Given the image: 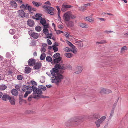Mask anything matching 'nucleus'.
<instances>
[{
  "instance_id": "obj_18",
  "label": "nucleus",
  "mask_w": 128,
  "mask_h": 128,
  "mask_svg": "<svg viewBox=\"0 0 128 128\" xmlns=\"http://www.w3.org/2000/svg\"><path fill=\"white\" fill-rule=\"evenodd\" d=\"M42 14H37L35 15V17H36V20H39L41 19V18H42L41 16Z\"/></svg>"
},
{
  "instance_id": "obj_21",
  "label": "nucleus",
  "mask_w": 128,
  "mask_h": 128,
  "mask_svg": "<svg viewBox=\"0 0 128 128\" xmlns=\"http://www.w3.org/2000/svg\"><path fill=\"white\" fill-rule=\"evenodd\" d=\"M32 3L36 7H38L40 6H41L42 4L41 3L37 2H36L33 1L32 2Z\"/></svg>"
},
{
  "instance_id": "obj_42",
  "label": "nucleus",
  "mask_w": 128,
  "mask_h": 128,
  "mask_svg": "<svg viewBox=\"0 0 128 128\" xmlns=\"http://www.w3.org/2000/svg\"><path fill=\"white\" fill-rule=\"evenodd\" d=\"M26 8H27L28 10H29L30 11H31L32 10V7L31 6H30L28 4H26Z\"/></svg>"
},
{
  "instance_id": "obj_55",
  "label": "nucleus",
  "mask_w": 128,
  "mask_h": 128,
  "mask_svg": "<svg viewBox=\"0 0 128 128\" xmlns=\"http://www.w3.org/2000/svg\"><path fill=\"white\" fill-rule=\"evenodd\" d=\"M85 8H84V6H82L80 8H79L80 10H82V11L83 12L85 10L84 9Z\"/></svg>"
},
{
  "instance_id": "obj_61",
  "label": "nucleus",
  "mask_w": 128,
  "mask_h": 128,
  "mask_svg": "<svg viewBox=\"0 0 128 128\" xmlns=\"http://www.w3.org/2000/svg\"><path fill=\"white\" fill-rule=\"evenodd\" d=\"M41 49L42 50L41 51L42 52H44L46 51V49L44 47L42 48Z\"/></svg>"
},
{
  "instance_id": "obj_59",
  "label": "nucleus",
  "mask_w": 128,
  "mask_h": 128,
  "mask_svg": "<svg viewBox=\"0 0 128 128\" xmlns=\"http://www.w3.org/2000/svg\"><path fill=\"white\" fill-rule=\"evenodd\" d=\"M34 32H33L32 31L30 30L28 31V34L30 35V36H32V34H33Z\"/></svg>"
},
{
  "instance_id": "obj_33",
  "label": "nucleus",
  "mask_w": 128,
  "mask_h": 128,
  "mask_svg": "<svg viewBox=\"0 0 128 128\" xmlns=\"http://www.w3.org/2000/svg\"><path fill=\"white\" fill-rule=\"evenodd\" d=\"M119 98V97H118V98L117 99V100H116L115 101V103L113 105L112 109L115 110V108L116 107V105L118 101Z\"/></svg>"
},
{
  "instance_id": "obj_49",
  "label": "nucleus",
  "mask_w": 128,
  "mask_h": 128,
  "mask_svg": "<svg viewBox=\"0 0 128 128\" xmlns=\"http://www.w3.org/2000/svg\"><path fill=\"white\" fill-rule=\"evenodd\" d=\"M30 93V92H28V91H26L24 95V97L26 98L28 96V94Z\"/></svg>"
},
{
  "instance_id": "obj_43",
  "label": "nucleus",
  "mask_w": 128,
  "mask_h": 128,
  "mask_svg": "<svg viewBox=\"0 0 128 128\" xmlns=\"http://www.w3.org/2000/svg\"><path fill=\"white\" fill-rule=\"evenodd\" d=\"M72 50H71V51L74 53L76 54L77 52V51L76 50V48L75 46H74V47H72Z\"/></svg>"
},
{
  "instance_id": "obj_3",
  "label": "nucleus",
  "mask_w": 128,
  "mask_h": 128,
  "mask_svg": "<svg viewBox=\"0 0 128 128\" xmlns=\"http://www.w3.org/2000/svg\"><path fill=\"white\" fill-rule=\"evenodd\" d=\"M54 74H52L54 77L55 78L52 79V83L55 82L57 85H58L60 83L62 80L64 78V76L58 72H54Z\"/></svg>"
},
{
  "instance_id": "obj_64",
  "label": "nucleus",
  "mask_w": 128,
  "mask_h": 128,
  "mask_svg": "<svg viewBox=\"0 0 128 128\" xmlns=\"http://www.w3.org/2000/svg\"><path fill=\"white\" fill-rule=\"evenodd\" d=\"M9 32L10 34H14V32L11 29L9 31Z\"/></svg>"
},
{
  "instance_id": "obj_2",
  "label": "nucleus",
  "mask_w": 128,
  "mask_h": 128,
  "mask_svg": "<svg viewBox=\"0 0 128 128\" xmlns=\"http://www.w3.org/2000/svg\"><path fill=\"white\" fill-rule=\"evenodd\" d=\"M64 65L63 64V63H61L56 64L54 66L55 68H53L50 70V72L52 74H54V72H58L59 70L61 69L60 72V73L62 74L64 72L63 70L66 69V68L64 66Z\"/></svg>"
},
{
  "instance_id": "obj_17",
  "label": "nucleus",
  "mask_w": 128,
  "mask_h": 128,
  "mask_svg": "<svg viewBox=\"0 0 128 128\" xmlns=\"http://www.w3.org/2000/svg\"><path fill=\"white\" fill-rule=\"evenodd\" d=\"M10 4L11 6L14 8H16L17 6L16 3L13 0H12L10 1Z\"/></svg>"
},
{
  "instance_id": "obj_23",
  "label": "nucleus",
  "mask_w": 128,
  "mask_h": 128,
  "mask_svg": "<svg viewBox=\"0 0 128 128\" xmlns=\"http://www.w3.org/2000/svg\"><path fill=\"white\" fill-rule=\"evenodd\" d=\"M31 36L34 38L37 39L38 38L39 35L38 34L34 32Z\"/></svg>"
},
{
  "instance_id": "obj_29",
  "label": "nucleus",
  "mask_w": 128,
  "mask_h": 128,
  "mask_svg": "<svg viewBox=\"0 0 128 128\" xmlns=\"http://www.w3.org/2000/svg\"><path fill=\"white\" fill-rule=\"evenodd\" d=\"M46 56V54L45 53L42 54L40 57V59L41 60H43L44 59Z\"/></svg>"
},
{
  "instance_id": "obj_62",
  "label": "nucleus",
  "mask_w": 128,
  "mask_h": 128,
  "mask_svg": "<svg viewBox=\"0 0 128 128\" xmlns=\"http://www.w3.org/2000/svg\"><path fill=\"white\" fill-rule=\"evenodd\" d=\"M56 8L57 9L58 11V13H60V11L59 7L58 6H56Z\"/></svg>"
},
{
  "instance_id": "obj_52",
  "label": "nucleus",
  "mask_w": 128,
  "mask_h": 128,
  "mask_svg": "<svg viewBox=\"0 0 128 128\" xmlns=\"http://www.w3.org/2000/svg\"><path fill=\"white\" fill-rule=\"evenodd\" d=\"M55 31H56V34H60L62 33H63V32L62 31L60 30H56V29H55Z\"/></svg>"
},
{
  "instance_id": "obj_27",
  "label": "nucleus",
  "mask_w": 128,
  "mask_h": 128,
  "mask_svg": "<svg viewBox=\"0 0 128 128\" xmlns=\"http://www.w3.org/2000/svg\"><path fill=\"white\" fill-rule=\"evenodd\" d=\"M60 54L58 53H57L54 55L53 56V58H58L60 57Z\"/></svg>"
},
{
  "instance_id": "obj_8",
  "label": "nucleus",
  "mask_w": 128,
  "mask_h": 128,
  "mask_svg": "<svg viewBox=\"0 0 128 128\" xmlns=\"http://www.w3.org/2000/svg\"><path fill=\"white\" fill-rule=\"evenodd\" d=\"M34 93L33 94V95H34V98L35 99L36 98H48V97L47 96H44L42 95V94H38V95H34Z\"/></svg>"
},
{
  "instance_id": "obj_20",
  "label": "nucleus",
  "mask_w": 128,
  "mask_h": 128,
  "mask_svg": "<svg viewBox=\"0 0 128 128\" xmlns=\"http://www.w3.org/2000/svg\"><path fill=\"white\" fill-rule=\"evenodd\" d=\"M77 70H78V71L74 73H76V74H78L81 73L82 72V67L80 66H78L77 68Z\"/></svg>"
},
{
  "instance_id": "obj_14",
  "label": "nucleus",
  "mask_w": 128,
  "mask_h": 128,
  "mask_svg": "<svg viewBox=\"0 0 128 128\" xmlns=\"http://www.w3.org/2000/svg\"><path fill=\"white\" fill-rule=\"evenodd\" d=\"M27 24L30 26H34V22L33 20L29 19L27 21Z\"/></svg>"
},
{
  "instance_id": "obj_41",
  "label": "nucleus",
  "mask_w": 128,
  "mask_h": 128,
  "mask_svg": "<svg viewBox=\"0 0 128 128\" xmlns=\"http://www.w3.org/2000/svg\"><path fill=\"white\" fill-rule=\"evenodd\" d=\"M91 19H90V18L88 17H87L85 18L86 20H87L88 21L92 22L93 21V20H92V18H91Z\"/></svg>"
},
{
  "instance_id": "obj_6",
  "label": "nucleus",
  "mask_w": 128,
  "mask_h": 128,
  "mask_svg": "<svg viewBox=\"0 0 128 128\" xmlns=\"http://www.w3.org/2000/svg\"><path fill=\"white\" fill-rule=\"evenodd\" d=\"M106 118V116H103L100 119L96 121L95 123L97 128H98L100 127V124Z\"/></svg>"
},
{
  "instance_id": "obj_26",
  "label": "nucleus",
  "mask_w": 128,
  "mask_h": 128,
  "mask_svg": "<svg viewBox=\"0 0 128 128\" xmlns=\"http://www.w3.org/2000/svg\"><path fill=\"white\" fill-rule=\"evenodd\" d=\"M7 88V86L4 84L0 85V90H5Z\"/></svg>"
},
{
  "instance_id": "obj_4",
  "label": "nucleus",
  "mask_w": 128,
  "mask_h": 128,
  "mask_svg": "<svg viewBox=\"0 0 128 128\" xmlns=\"http://www.w3.org/2000/svg\"><path fill=\"white\" fill-rule=\"evenodd\" d=\"M71 15V12H68L64 14L63 17L64 20L66 21L69 20L70 18V16Z\"/></svg>"
},
{
  "instance_id": "obj_60",
  "label": "nucleus",
  "mask_w": 128,
  "mask_h": 128,
  "mask_svg": "<svg viewBox=\"0 0 128 128\" xmlns=\"http://www.w3.org/2000/svg\"><path fill=\"white\" fill-rule=\"evenodd\" d=\"M22 94H21L19 95V100H23V99H22Z\"/></svg>"
},
{
  "instance_id": "obj_5",
  "label": "nucleus",
  "mask_w": 128,
  "mask_h": 128,
  "mask_svg": "<svg viewBox=\"0 0 128 128\" xmlns=\"http://www.w3.org/2000/svg\"><path fill=\"white\" fill-rule=\"evenodd\" d=\"M28 90H29V91H28V92H30V93L33 90L35 94H36V92H38V93H39V92H41L40 90H38L37 91V88L35 86H32V87L30 86L29 88H28Z\"/></svg>"
},
{
  "instance_id": "obj_7",
  "label": "nucleus",
  "mask_w": 128,
  "mask_h": 128,
  "mask_svg": "<svg viewBox=\"0 0 128 128\" xmlns=\"http://www.w3.org/2000/svg\"><path fill=\"white\" fill-rule=\"evenodd\" d=\"M61 57H60L56 58H53V61L54 64H58L63 63V61L62 60Z\"/></svg>"
},
{
  "instance_id": "obj_53",
  "label": "nucleus",
  "mask_w": 128,
  "mask_h": 128,
  "mask_svg": "<svg viewBox=\"0 0 128 128\" xmlns=\"http://www.w3.org/2000/svg\"><path fill=\"white\" fill-rule=\"evenodd\" d=\"M64 35L67 38H68L69 37V35L68 33L66 32H65L64 33Z\"/></svg>"
},
{
  "instance_id": "obj_48",
  "label": "nucleus",
  "mask_w": 128,
  "mask_h": 128,
  "mask_svg": "<svg viewBox=\"0 0 128 128\" xmlns=\"http://www.w3.org/2000/svg\"><path fill=\"white\" fill-rule=\"evenodd\" d=\"M15 87L16 89L18 90L19 91L20 90V86L19 85H16L15 86Z\"/></svg>"
},
{
  "instance_id": "obj_38",
  "label": "nucleus",
  "mask_w": 128,
  "mask_h": 128,
  "mask_svg": "<svg viewBox=\"0 0 128 128\" xmlns=\"http://www.w3.org/2000/svg\"><path fill=\"white\" fill-rule=\"evenodd\" d=\"M67 43L72 48V47H74V46L73 44L70 42L69 41L67 40L66 41Z\"/></svg>"
},
{
  "instance_id": "obj_50",
  "label": "nucleus",
  "mask_w": 128,
  "mask_h": 128,
  "mask_svg": "<svg viewBox=\"0 0 128 128\" xmlns=\"http://www.w3.org/2000/svg\"><path fill=\"white\" fill-rule=\"evenodd\" d=\"M52 47H53V49L54 51V52H56L58 50V48L57 47H56L54 46H52Z\"/></svg>"
},
{
  "instance_id": "obj_12",
  "label": "nucleus",
  "mask_w": 128,
  "mask_h": 128,
  "mask_svg": "<svg viewBox=\"0 0 128 128\" xmlns=\"http://www.w3.org/2000/svg\"><path fill=\"white\" fill-rule=\"evenodd\" d=\"M54 10V8L51 7H49L46 10V11L48 12L49 14L51 15L54 14V13L53 11Z\"/></svg>"
},
{
  "instance_id": "obj_57",
  "label": "nucleus",
  "mask_w": 128,
  "mask_h": 128,
  "mask_svg": "<svg viewBox=\"0 0 128 128\" xmlns=\"http://www.w3.org/2000/svg\"><path fill=\"white\" fill-rule=\"evenodd\" d=\"M34 112L32 110H29L26 111V112L28 114H30V113H34Z\"/></svg>"
},
{
  "instance_id": "obj_40",
  "label": "nucleus",
  "mask_w": 128,
  "mask_h": 128,
  "mask_svg": "<svg viewBox=\"0 0 128 128\" xmlns=\"http://www.w3.org/2000/svg\"><path fill=\"white\" fill-rule=\"evenodd\" d=\"M31 83L32 84V86H37V83L35 82L34 81H31Z\"/></svg>"
},
{
  "instance_id": "obj_32",
  "label": "nucleus",
  "mask_w": 128,
  "mask_h": 128,
  "mask_svg": "<svg viewBox=\"0 0 128 128\" xmlns=\"http://www.w3.org/2000/svg\"><path fill=\"white\" fill-rule=\"evenodd\" d=\"M63 5H64V7H65V8H66V10H67L68 9L72 7V6L66 4L65 3Z\"/></svg>"
},
{
  "instance_id": "obj_51",
  "label": "nucleus",
  "mask_w": 128,
  "mask_h": 128,
  "mask_svg": "<svg viewBox=\"0 0 128 128\" xmlns=\"http://www.w3.org/2000/svg\"><path fill=\"white\" fill-rule=\"evenodd\" d=\"M20 7L22 8V10H26V6L24 4H22L20 6Z\"/></svg>"
},
{
  "instance_id": "obj_9",
  "label": "nucleus",
  "mask_w": 128,
  "mask_h": 128,
  "mask_svg": "<svg viewBox=\"0 0 128 128\" xmlns=\"http://www.w3.org/2000/svg\"><path fill=\"white\" fill-rule=\"evenodd\" d=\"M10 97L7 94H5L2 96V100L6 101L8 100H9Z\"/></svg>"
},
{
  "instance_id": "obj_24",
  "label": "nucleus",
  "mask_w": 128,
  "mask_h": 128,
  "mask_svg": "<svg viewBox=\"0 0 128 128\" xmlns=\"http://www.w3.org/2000/svg\"><path fill=\"white\" fill-rule=\"evenodd\" d=\"M64 55L67 58H70L73 56V54L70 53H66L64 54Z\"/></svg>"
},
{
  "instance_id": "obj_25",
  "label": "nucleus",
  "mask_w": 128,
  "mask_h": 128,
  "mask_svg": "<svg viewBox=\"0 0 128 128\" xmlns=\"http://www.w3.org/2000/svg\"><path fill=\"white\" fill-rule=\"evenodd\" d=\"M25 70L26 72L28 74L30 73L31 71V69L29 67H26Z\"/></svg>"
},
{
  "instance_id": "obj_44",
  "label": "nucleus",
  "mask_w": 128,
  "mask_h": 128,
  "mask_svg": "<svg viewBox=\"0 0 128 128\" xmlns=\"http://www.w3.org/2000/svg\"><path fill=\"white\" fill-rule=\"evenodd\" d=\"M34 98V95L32 94L30 95L29 96L28 98V100L29 102L31 101L32 100V98Z\"/></svg>"
},
{
  "instance_id": "obj_31",
  "label": "nucleus",
  "mask_w": 128,
  "mask_h": 128,
  "mask_svg": "<svg viewBox=\"0 0 128 128\" xmlns=\"http://www.w3.org/2000/svg\"><path fill=\"white\" fill-rule=\"evenodd\" d=\"M93 116L94 118L95 119H97L100 117V115L98 114H94Z\"/></svg>"
},
{
  "instance_id": "obj_28",
  "label": "nucleus",
  "mask_w": 128,
  "mask_h": 128,
  "mask_svg": "<svg viewBox=\"0 0 128 128\" xmlns=\"http://www.w3.org/2000/svg\"><path fill=\"white\" fill-rule=\"evenodd\" d=\"M42 86H43L42 85H41V86H38V88H37V91L38 90H40L41 91V92H39V93H38V92H36V94H42V91L41 90V89H42V88H43V87Z\"/></svg>"
},
{
  "instance_id": "obj_15",
  "label": "nucleus",
  "mask_w": 128,
  "mask_h": 128,
  "mask_svg": "<svg viewBox=\"0 0 128 128\" xmlns=\"http://www.w3.org/2000/svg\"><path fill=\"white\" fill-rule=\"evenodd\" d=\"M18 12L20 16H21L22 18L24 17L25 14L23 10H19Z\"/></svg>"
},
{
  "instance_id": "obj_45",
  "label": "nucleus",
  "mask_w": 128,
  "mask_h": 128,
  "mask_svg": "<svg viewBox=\"0 0 128 128\" xmlns=\"http://www.w3.org/2000/svg\"><path fill=\"white\" fill-rule=\"evenodd\" d=\"M43 28L47 29L48 28H49V25L48 24H46L44 25H43Z\"/></svg>"
},
{
  "instance_id": "obj_58",
  "label": "nucleus",
  "mask_w": 128,
  "mask_h": 128,
  "mask_svg": "<svg viewBox=\"0 0 128 128\" xmlns=\"http://www.w3.org/2000/svg\"><path fill=\"white\" fill-rule=\"evenodd\" d=\"M47 41L48 42V43L49 45H51L52 44V42L49 39H48L47 40Z\"/></svg>"
},
{
  "instance_id": "obj_47",
  "label": "nucleus",
  "mask_w": 128,
  "mask_h": 128,
  "mask_svg": "<svg viewBox=\"0 0 128 128\" xmlns=\"http://www.w3.org/2000/svg\"><path fill=\"white\" fill-rule=\"evenodd\" d=\"M43 32L45 34H46V33H48V30L47 29L44 28H43Z\"/></svg>"
},
{
  "instance_id": "obj_46",
  "label": "nucleus",
  "mask_w": 128,
  "mask_h": 128,
  "mask_svg": "<svg viewBox=\"0 0 128 128\" xmlns=\"http://www.w3.org/2000/svg\"><path fill=\"white\" fill-rule=\"evenodd\" d=\"M17 79L19 80H21L22 79V76L21 75H19L17 76Z\"/></svg>"
},
{
  "instance_id": "obj_13",
  "label": "nucleus",
  "mask_w": 128,
  "mask_h": 128,
  "mask_svg": "<svg viewBox=\"0 0 128 128\" xmlns=\"http://www.w3.org/2000/svg\"><path fill=\"white\" fill-rule=\"evenodd\" d=\"M41 66L42 64L41 63L37 62L35 64L34 67V69L36 70L38 69L41 67Z\"/></svg>"
},
{
  "instance_id": "obj_39",
  "label": "nucleus",
  "mask_w": 128,
  "mask_h": 128,
  "mask_svg": "<svg viewBox=\"0 0 128 128\" xmlns=\"http://www.w3.org/2000/svg\"><path fill=\"white\" fill-rule=\"evenodd\" d=\"M114 110V109H112L110 114V115L109 117L110 118H112V116H113Z\"/></svg>"
},
{
  "instance_id": "obj_35",
  "label": "nucleus",
  "mask_w": 128,
  "mask_h": 128,
  "mask_svg": "<svg viewBox=\"0 0 128 128\" xmlns=\"http://www.w3.org/2000/svg\"><path fill=\"white\" fill-rule=\"evenodd\" d=\"M46 60L48 62H50L52 60V58L50 56H48L46 57Z\"/></svg>"
},
{
  "instance_id": "obj_19",
  "label": "nucleus",
  "mask_w": 128,
  "mask_h": 128,
  "mask_svg": "<svg viewBox=\"0 0 128 128\" xmlns=\"http://www.w3.org/2000/svg\"><path fill=\"white\" fill-rule=\"evenodd\" d=\"M11 92L12 94L15 96H17L18 94V91L16 89H13L11 91Z\"/></svg>"
},
{
  "instance_id": "obj_37",
  "label": "nucleus",
  "mask_w": 128,
  "mask_h": 128,
  "mask_svg": "<svg viewBox=\"0 0 128 128\" xmlns=\"http://www.w3.org/2000/svg\"><path fill=\"white\" fill-rule=\"evenodd\" d=\"M99 92L102 94H107L106 90L104 89V88L102 89Z\"/></svg>"
},
{
  "instance_id": "obj_30",
  "label": "nucleus",
  "mask_w": 128,
  "mask_h": 128,
  "mask_svg": "<svg viewBox=\"0 0 128 128\" xmlns=\"http://www.w3.org/2000/svg\"><path fill=\"white\" fill-rule=\"evenodd\" d=\"M66 24L68 26L72 27L74 25L73 22L72 21L69 22Z\"/></svg>"
},
{
  "instance_id": "obj_36",
  "label": "nucleus",
  "mask_w": 128,
  "mask_h": 128,
  "mask_svg": "<svg viewBox=\"0 0 128 128\" xmlns=\"http://www.w3.org/2000/svg\"><path fill=\"white\" fill-rule=\"evenodd\" d=\"M96 42L98 44H105L107 42H106V40H101L100 42Z\"/></svg>"
},
{
  "instance_id": "obj_22",
  "label": "nucleus",
  "mask_w": 128,
  "mask_h": 128,
  "mask_svg": "<svg viewBox=\"0 0 128 128\" xmlns=\"http://www.w3.org/2000/svg\"><path fill=\"white\" fill-rule=\"evenodd\" d=\"M40 20V23L42 25H44L46 23V21L44 18H41V19Z\"/></svg>"
},
{
  "instance_id": "obj_16",
  "label": "nucleus",
  "mask_w": 128,
  "mask_h": 128,
  "mask_svg": "<svg viewBox=\"0 0 128 128\" xmlns=\"http://www.w3.org/2000/svg\"><path fill=\"white\" fill-rule=\"evenodd\" d=\"M79 26L80 27L84 28H88V24L86 23H80L79 24Z\"/></svg>"
},
{
  "instance_id": "obj_54",
  "label": "nucleus",
  "mask_w": 128,
  "mask_h": 128,
  "mask_svg": "<svg viewBox=\"0 0 128 128\" xmlns=\"http://www.w3.org/2000/svg\"><path fill=\"white\" fill-rule=\"evenodd\" d=\"M71 50L68 48L66 47L65 48L64 51L66 52H70Z\"/></svg>"
},
{
  "instance_id": "obj_11",
  "label": "nucleus",
  "mask_w": 128,
  "mask_h": 128,
  "mask_svg": "<svg viewBox=\"0 0 128 128\" xmlns=\"http://www.w3.org/2000/svg\"><path fill=\"white\" fill-rule=\"evenodd\" d=\"M30 66H32L35 64V60L34 59L31 58L30 59L28 62Z\"/></svg>"
},
{
  "instance_id": "obj_1",
  "label": "nucleus",
  "mask_w": 128,
  "mask_h": 128,
  "mask_svg": "<svg viewBox=\"0 0 128 128\" xmlns=\"http://www.w3.org/2000/svg\"><path fill=\"white\" fill-rule=\"evenodd\" d=\"M84 117V116H82L70 119L66 122V125L67 126H76L80 123L82 119Z\"/></svg>"
},
{
  "instance_id": "obj_63",
  "label": "nucleus",
  "mask_w": 128,
  "mask_h": 128,
  "mask_svg": "<svg viewBox=\"0 0 128 128\" xmlns=\"http://www.w3.org/2000/svg\"><path fill=\"white\" fill-rule=\"evenodd\" d=\"M107 94L111 93L112 92V91L110 90H106Z\"/></svg>"
},
{
  "instance_id": "obj_56",
  "label": "nucleus",
  "mask_w": 128,
  "mask_h": 128,
  "mask_svg": "<svg viewBox=\"0 0 128 128\" xmlns=\"http://www.w3.org/2000/svg\"><path fill=\"white\" fill-rule=\"evenodd\" d=\"M64 5L63 4L62 6V10L63 12H65L66 10V8H65V7H64Z\"/></svg>"
},
{
  "instance_id": "obj_10",
  "label": "nucleus",
  "mask_w": 128,
  "mask_h": 128,
  "mask_svg": "<svg viewBox=\"0 0 128 128\" xmlns=\"http://www.w3.org/2000/svg\"><path fill=\"white\" fill-rule=\"evenodd\" d=\"M9 100L12 105L14 106L15 105L16 100L14 99V96L11 97Z\"/></svg>"
},
{
  "instance_id": "obj_34",
  "label": "nucleus",
  "mask_w": 128,
  "mask_h": 128,
  "mask_svg": "<svg viewBox=\"0 0 128 128\" xmlns=\"http://www.w3.org/2000/svg\"><path fill=\"white\" fill-rule=\"evenodd\" d=\"M36 30L38 32H40L41 30V27L39 26H37L35 27Z\"/></svg>"
}]
</instances>
